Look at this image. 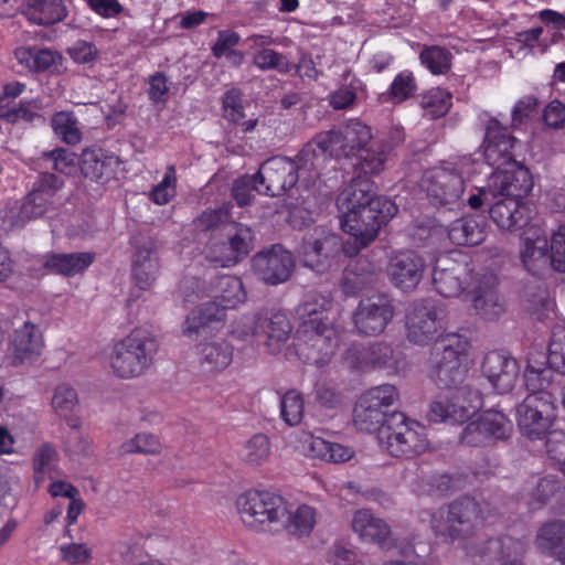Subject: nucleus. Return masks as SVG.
Returning <instances> with one entry per match:
<instances>
[{
    "label": "nucleus",
    "instance_id": "c756f323",
    "mask_svg": "<svg viewBox=\"0 0 565 565\" xmlns=\"http://www.w3.org/2000/svg\"><path fill=\"white\" fill-rule=\"evenodd\" d=\"M465 548L469 556L480 555L488 559L502 561V565H523L520 556L525 553L526 542L522 539L503 535L487 540L486 546L480 550L475 551L470 546Z\"/></svg>",
    "mask_w": 565,
    "mask_h": 565
},
{
    "label": "nucleus",
    "instance_id": "4468645a",
    "mask_svg": "<svg viewBox=\"0 0 565 565\" xmlns=\"http://www.w3.org/2000/svg\"><path fill=\"white\" fill-rule=\"evenodd\" d=\"M341 252V237L324 226L308 230L298 249L302 265L317 273L327 270Z\"/></svg>",
    "mask_w": 565,
    "mask_h": 565
},
{
    "label": "nucleus",
    "instance_id": "58836bf2",
    "mask_svg": "<svg viewBox=\"0 0 565 565\" xmlns=\"http://www.w3.org/2000/svg\"><path fill=\"white\" fill-rule=\"evenodd\" d=\"M222 111L223 117L232 122L239 124L241 130L244 134L253 131L257 124V118H250L242 121L245 117L243 93L238 88H231L226 90L222 97Z\"/></svg>",
    "mask_w": 565,
    "mask_h": 565
},
{
    "label": "nucleus",
    "instance_id": "1a4fd4ad",
    "mask_svg": "<svg viewBox=\"0 0 565 565\" xmlns=\"http://www.w3.org/2000/svg\"><path fill=\"white\" fill-rule=\"evenodd\" d=\"M236 509L244 525L255 532H269L288 512V501L277 492L249 489L236 499Z\"/></svg>",
    "mask_w": 565,
    "mask_h": 565
},
{
    "label": "nucleus",
    "instance_id": "a878e982",
    "mask_svg": "<svg viewBox=\"0 0 565 565\" xmlns=\"http://www.w3.org/2000/svg\"><path fill=\"white\" fill-rule=\"evenodd\" d=\"M393 353L392 347L383 342H353L345 350L343 362L349 369L360 372L384 369L392 365Z\"/></svg>",
    "mask_w": 565,
    "mask_h": 565
},
{
    "label": "nucleus",
    "instance_id": "09e8293b",
    "mask_svg": "<svg viewBox=\"0 0 565 565\" xmlns=\"http://www.w3.org/2000/svg\"><path fill=\"white\" fill-rule=\"evenodd\" d=\"M420 64L433 75H445L452 66L451 52L439 45H426L419 53Z\"/></svg>",
    "mask_w": 565,
    "mask_h": 565
},
{
    "label": "nucleus",
    "instance_id": "e2e57ef3",
    "mask_svg": "<svg viewBox=\"0 0 565 565\" xmlns=\"http://www.w3.org/2000/svg\"><path fill=\"white\" fill-rule=\"evenodd\" d=\"M550 266L558 273H565V224L559 225L551 236Z\"/></svg>",
    "mask_w": 565,
    "mask_h": 565
},
{
    "label": "nucleus",
    "instance_id": "473e14b6",
    "mask_svg": "<svg viewBox=\"0 0 565 565\" xmlns=\"http://www.w3.org/2000/svg\"><path fill=\"white\" fill-rule=\"evenodd\" d=\"M302 451L312 458L326 462L340 463L350 460L353 456L351 448L338 443L328 441L309 431H303L300 437Z\"/></svg>",
    "mask_w": 565,
    "mask_h": 565
},
{
    "label": "nucleus",
    "instance_id": "72a5a7b5",
    "mask_svg": "<svg viewBox=\"0 0 565 565\" xmlns=\"http://www.w3.org/2000/svg\"><path fill=\"white\" fill-rule=\"evenodd\" d=\"M484 216H462L452 221L446 228L448 238L459 246H476L486 238Z\"/></svg>",
    "mask_w": 565,
    "mask_h": 565
},
{
    "label": "nucleus",
    "instance_id": "e433bc0d",
    "mask_svg": "<svg viewBox=\"0 0 565 565\" xmlns=\"http://www.w3.org/2000/svg\"><path fill=\"white\" fill-rule=\"evenodd\" d=\"M352 529L361 539L376 543L382 547L385 546L391 534L388 524L384 520L374 516L366 509L355 512L352 520Z\"/></svg>",
    "mask_w": 565,
    "mask_h": 565
},
{
    "label": "nucleus",
    "instance_id": "c85d7f7f",
    "mask_svg": "<svg viewBox=\"0 0 565 565\" xmlns=\"http://www.w3.org/2000/svg\"><path fill=\"white\" fill-rule=\"evenodd\" d=\"M425 262L413 250L396 253L390 260L387 274L391 282L402 290H413L422 280Z\"/></svg>",
    "mask_w": 565,
    "mask_h": 565
},
{
    "label": "nucleus",
    "instance_id": "4c0bfd02",
    "mask_svg": "<svg viewBox=\"0 0 565 565\" xmlns=\"http://www.w3.org/2000/svg\"><path fill=\"white\" fill-rule=\"evenodd\" d=\"M536 545L548 556L565 562V521L544 523L536 534Z\"/></svg>",
    "mask_w": 565,
    "mask_h": 565
},
{
    "label": "nucleus",
    "instance_id": "f8f14e48",
    "mask_svg": "<svg viewBox=\"0 0 565 565\" xmlns=\"http://www.w3.org/2000/svg\"><path fill=\"white\" fill-rule=\"evenodd\" d=\"M446 316L436 300L414 301L406 313L407 339L418 345L429 344L445 335Z\"/></svg>",
    "mask_w": 565,
    "mask_h": 565
},
{
    "label": "nucleus",
    "instance_id": "b1692460",
    "mask_svg": "<svg viewBox=\"0 0 565 565\" xmlns=\"http://www.w3.org/2000/svg\"><path fill=\"white\" fill-rule=\"evenodd\" d=\"M520 262L533 276H540L550 265L548 238L539 225L529 226L520 236Z\"/></svg>",
    "mask_w": 565,
    "mask_h": 565
},
{
    "label": "nucleus",
    "instance_id": "c9c22d12",
    "mask_svg": "<svg viewBox=\"0 0 565 565\" xmlns=\"http://www.w3.org/2000/svg\"><path fill=\"white\" fill-rule=\"evenodd\" d=\"M23 14L32 24L49 26L66 18L67 8L63 0H28Z\"/></svg>",
    "mask_w": 565,
    "mask_h": 565
},
{
    "label": "nucleus",
    "instance_id": "7ed1b4c3",
    "mask_svg": "<svg viewBox=\"0 0 565 565\" xmlns=\"http://www.w3.org/2000/svg\"><path fill=\"white\" fill-rule=\"evenodd\" d=\"M320 134L331 137V142L321 146L323 163L328 158L350 161L356 178L371 179L384 170L388 157L374 142L366 147L372 139V134L365 124L351 120L343 128Z\"/></svg>",
    "mask_w": 565,
    "mask_h": 565
},
{
    "label": "nucleus",
    "instance_id": "a18cd8bd",
    "mask_svg": "<svg viewBox=\"0 0 565 565\" xmlns=\"http://www.w3.org/2000/svg\"><path fill=\"white\" fill-rule=\"evenodd\" d=\"M18 62L31 72H43L55 68L61 56L51 50L19 47L15 51Z\"/></svg>",
    "mask_w": 565,
    "mask_h": 565
},
{
    "label": "nucleus",
    "instance_id": "79ce46f5",
    "mask_svg": "<svg viewBox=\"0 0 565 565\" xmlns=\"http://www.w3.org/2000/svg\"><path fill=\"white\" fill-rule=\"evenodd\" d=\"M418 90V84L414 73L409 70L399 72L388 86L381 94V100L393 105H399L413 98Z\"/></svg>",
    "mask_w": 565,
    "mask_h": 565
},
{
    "label": "nucleus",
    "instance_id": "a19ab883",
    "mask_svg": "<svg viewBox=\"0 0 565 565\" xmlns=\"http://www.w3.org/2000/svg\"><path fill=\"white\" fill-rule=\"evenodd\" d=\"M159 262L148 248H138L135 253L132 277L135 284L142 290H148L157 279Z\"/></svg>",
    "mask_w": 565,
    "mask_h": 565
},
{
    "label": "nucleus",
    "instance_id": "0e129e2a",
    "mask_svg": "<svg viewBox=\"0 0 565 565\" xmlns=\"http://www.w3.org/2000/svg\"><path fill=\"white\" fill-rule=\"evenodd\" d=\"M545 438L547 457L565 475V431L552 430Z\"/></svg>",
    "mask_w": 565,
    "mask_h": 565
},
{
    "label": "nucleus",
    "instance_id": "6ab92c4d",
    "mask_svg": "<svg viewBox=\"0 0 565 565\" xmlns=\"http://www.w3.org/2000/svg\"><path fill=\"white\" fill-rule=\"evenodd\" d=\"M532 189V174L519 161L495 169L488 180V191L493 196L525 199Z\"/></svg>",
    "mask_w": 565,
    "mask_h": 565
},
{
    "label": "nucleus",
    "instance_id": "774afa93",
    "mask_svg": "<svg viewBox=\"0 0 565 565\" xmlns=\"http://www.w3.org/2000/svg\"><path fill=\"white\" fill-rule=\"evenodd\" d=\"M543 120L552 129H563L565 127V104L558 99L550 102L544 108Z\"/></svg>",
    "mask_w": 565,
    "mask_h": 565
},
{
    "label": "nucleus",
    "instance_id": "6e6d98bb",
    "mask_svg": "<svg viewBox=\"0 0 565 565\" xmlns=\"http://www.w3.org/2000/svg\"><path fill=\"white\" fill-rule=\"evenodd\" d=\"M231 212L228 205H222L217 209H207L203 211L193 221L194 226L203 232L215 230L221 225L225 227L231 224Z\"/></svg>",
    "mask_w": 565,
    "mask_h": 565
},
{
    "label": "nucleus",
    "instance_id": "7c9ffc66",
    "mask_svg": "<svg viewBox=\"0 0 565 565\" xmlns=\"http://www.w3.org/2000/svg\"><path fill=\"white\" fill-rule=\"evenodd\" d=\"M43 341L39 329L24 323L13 335L10 347V361L12 365L29 364L36 361L42 354Z\"/></svg>",
    "mask_w": 565,
    "mask_h": 565
},
{
    "label": "nucleus",
    "instance_id": "5701e85b",
    "mask_svg": "<svg viewBox=\"0 0 565 565\" xmlns=\"http://www.w3.org/2000/svg\"><path fill=\"white\" fill-rule=\"evenodd\" d=\"M77 164L84 178L104 185L118 179L122 162L114 152L92 147L82 151Z\"/></svg>",
    "mask_w": 565,
    "mask_h": 565
},
{
    "label": "nucleus",
    "instance_id": "ddd939ff",
    "mask_svg": "<svg viewBox=\"0 0 565 565\" xmlns=\"http://www.w3.org/2000/svg\"><path fill=\"white\" fill-rule=\"evenodd\" d=\"M398 398V392L394 385L383 384L371 387L364 392L353 408V424L355 428L364 433H380L385 425L391 407Z\"/></svg>",
    "mask_w": 565,
    "mask_h": 565
},
{
    "label": "nucleus",
    "instance_id": "338daca9",
    "mask_svg": "<svg viewBox=\"0 0 565 565\" xmlns=\"http://www.w3.org/2000/svg\"><path fill=\"white\" fill-rule=\"evenodd\" d=\"M41 266L46 274L68 276L71 274V255L62 253L46 254L41 258Z\"/></svg>",
    "mask_w": 565,
    "mask_h": 565
},
{
    "label": "nucleus",
    "instance_id": "aec40b11",
    "mask_svg": "<svg viewBox=\"0 0 565 565\" xmlns=\"http://www.w3.org/2000/svg\"><path fill=\"white\" fill-rule=\"evenodd\" d=\"M255 275L267 285L276 286L287 281L295 268L292 254L281 244L257 253L253 259Z\"/></svg>",
    "mask_w": 565,
    "mask_h": 565
},
{
    "label": "nucleus",
    "instance_id": "a211bd4d",
    "mask_svg": "<svg viewBox=\"0 0 565 565\" xmlns=\"http://www.w3.org/2000/svg\"><path fill=\"white\" fill-rule=\"evenodd\" d=\"M227 242L206 249V258L221 267H231L243 260L253 249L254 235L249 226L231 222L226 226Z\"/></svg>",
    "mask_w": 565,
    "mask_h": 565
},
{
    "label": "nucleus",
    "instance_id": "cd10ccee",
    "mask_svg": "<svg viewBox=\"0 0 565 565\" xmlns=\"http://www.w3.org/2000/svg\"><path fill=\"white\" fill-rule=\"evenodd\" d=\"M291 331V323L281 311L260 312L254 318L250 335L265 337L264 343L268 351L276 353L280 350L281 344L289 339Z\"/></svg>",
    "mask_w": 565,
    "mask_h": 565
},
{
    "label": "nucleus",
    "instance_id": "39448f33",
    "mask_svg": "<svg viewBox=\"0 0 565 565\" xmlns=\"http://www.w3.org/2000/svg\"><path fill=\"white\" fill-rule=\"evenodd\" d=\"M377 439L380 446L394 458L413 459L429 448L426 427L402 412L391 413Z\"/></svg>",
    "mask_w": 565,
    "mask_h": 565
},
{
    "label": "nucleus",
    "instance_id": "bf43d9fd",
    "mask_svg": "<svg viewBox=\"0 0 565 565\" xmlns=\"http://www.w3.org/2000/svg\"><path fill=\"white\" fill-rule=\"evenodd\" d=\"M547 363L554 371L565 374V328L553 330L548 344Z\"/></svg>",
    "mask_w": 565,
    "mask_h": 565
},
{
    "label": "nucleus",
    "instance_id": "3c124183",
    "mask_svg": "<svg viewBox=\"0 0 565 565\" xmlns=\"http://www.w3.org/2000/svg\"><path fill=\"white\" fill-rule=\"evenodd\" d=\"M177 169L174 164L166 168L162 180L149 192V200L157 205L168 204L177 195Z\"/></svg>",
    "mask_w": 565,
    "mask_h": 565
},
{
    "label": "nucleus",
    "instance_id": "412c9836",
    "mask_svg": "<svg viewBox=\"0 0 565 565\" xmlns=\"http://www.w3.org/2000/svg\"><path fill=\"white\" fill-rule=\"evenodd\" d=\"M516 142L518 139L510 129L497 118L490 117L484 122L483 158L494 170L516 161L513 153Z\"/></svg>",
    "mask_w": 565,
    "mask_h": 565
},
{
    "label": "nucleus",
    "instance_id": "ea45409f",
    "mask_svg": "<svg viewBox=\"0 0 565 565\" xmlns=\"http://www.w3.org/2000/svg\"><path fill=\"white\" fill-rule=\"evenodd\" d=\"M284 529L295 537L309 536L317 524L318 512L309 504H299L295 511L287 512Z\"/></svg>",
    "mask_w": 565,
    "mask_h": 565
},
{
    "label": "nucleus",
    "instance_id": "20e7f679",
    "mask_svg": "<svg viewBox=\"0 0 565 565\" xmlns=\"http://www.w3.org/2000/svg\"><path fill=\"white\" fill-rule=\"evenodd\" d=\"M301 322L296 331L295 348L306 364L327 365L340 344V334L327 321L323 306L306 301L298 308Z\"/></svg>",
    "mask_w": 565,
    "mask_h": 565
},
{
    "label": "nucleus",
    "instance_id": "0eeeda50",
    "mask_svg": "<svg viewBox=\"0 0 565 565\" xmlns=\"http://www.w3.org/2000/svg\"><path fill=\"white\" fill-rule=\"evenodd\" d=\"M158 348V341L152 334L135 329L114 344L109 365L120 379L137 377L151 365Z\"/></svg>",
    "mask_w": 565,
    "mask_h": 565
},
{
    "label": "nucleus",
    "instance_id": "423d86ee",
    "mask_svg": "<svg viewBox=\"0 0 565 565\" xmlns=\"http://www.w3.org/2000/svg\"><path fill=\"white\" fill-rule=\"evenodd\" d=\"M484 521L480 504L471 497H461L436 510L430 527L437 537L454 542L472 536Z\"/></svg>",
    "mask_w": 565,
    "mask_h": 565
},
{
    "label": "nucleus",
    "instance_id": "f257e3e1",
    "mask_svg": "<svg viewBox=\"0 0 565 565\" xmlns=\"http://www.w3.org/2000/svg\"><path fill=\"white\" fill-rule=\"evenodd\" d=\"M468 340L458 333H447L435 342L430 353L431 377L446 395L431 402L427 417L431 423L463 424L483 406L482 394L469 385L455 387L463 376L461 358Z\"/></svg>",
    "mask_w": 565,
    "mask_h": 565
},
{
    "label": "nucleus",
    "instance_id": "f03ea898",
    "mask_svg": "<svg viewBox=\"0 0 565 565\" xmlns=\"http://www.w3.org/2000/svg\"><path fill=\"white\" fill-rule=\"evenodd\" d=\"M328 142H331V137L318 132L294 159L284 156L267 159L256 172L264 193L280 196L292 189L299 180L309 184L318 179L323 166L321 146Z\"/></svg>",
    "mask_w": 565,
    "mask_h": 565
},
{
    "label": "nucleus",
    "instance_id": "6e6552de",
    "mask_svg": "<svg viewBox=\"0 0 565 565\" xmlns=\"http://www.w3.org/2000/svg\"><path fill=\"white\" fill-rule=\"evenodd\" d=\"M63 181L53 174L43 175L21 202L6 207L2 221L9 227H23L63 204L58 191Z\"/></svg>",
    "mask_w": 565,
    "mask_h": 565
},
{
    "label": "nucleus",
    "instance_id": "dca6fc26",
    "mask_svg": "<svg viewBox=\"0 0 565 565\" xmlns=\"http://www.w3.org/2000/svg\"><path fill=\"white\" fill-rule=\"evenodd\" d=\"M511 420L499 411L488 409L470 422L460 434V443L469 447H489L510 438Z\"/></svg>",
    "mask_w": 565,
    "mask_h": 565
},
{
    "label": "nucleus",
    "instance_id": "864d4df0",
    "mask_svg": "<svg viewBox=\"0 0 565 565\" xmlns=\"http://www.w3.org/2000/svg\"><path fill=\"white\" fill-rule=\"evenodd\" d=\"M55 457L56 452L50 445L41 446L34 454L33 468L34 479L38 483L45 480V478L53 479L55 473Z\"/></svg>",
    "mask_w": 565,
    "mask_h": 565
},
{
    "label": "nucleus",
    "instance_id": "393cba45",
    "mask_svg": "<svg viewBox=\"0 0 565 565\" xmlns=\"http://www.w3.org/2000/svg\"><path fill=\"white\" fill-rule=\"evenodd\" d=\"M470 271L471 268L465 260H457L450 256L439 257L433 269L434 288L445 298L457 297L465 289Z\"/></svg>",
    "mask_w": 565,
    "mask_h": 565
},
{
    "label": "nucleus",
    "instance_id": "37998d69",
    "mask_svg": "<svg viewBox=\"0 0 565 565\" xmlns=\"http://www.w3.org/2000/svg\"><path fill=\"white\" fill-rule=\"evenodd\" d=\"M490 280L492 281L491 285L486 289L479 287L472 298V307L476 313L484 320H494L504 311L503 303L500 301L494 287L497 278L491 276Z\"/></svg>",
    "mask_w": 565,
    "mask_h": 565
},
{
    "label": "nucleus",
    "instance_id": "c03bdc74",
    "mask_svg": "<svg viewBox=\"0 0 565 565\" xmlns=\"http://www.w3.org/2000/svg\"><path fill=\"white\" fill-rule=\"evenodd\" d=\"M452 106V94L440 87H434L420 95L419 107L423 117L439 119L448 114Z\"/></svg>",
    "mask_w": 565,
    "mask_h": 565
},
{
    "label": "nucleus",
    "instance_id": "9b49d317",
    "mask_svg": "<svg viewBox=\"0 0 565 565\" xmlns=\"http://www.w3.org/2000/svg\"><path fill=\"white\" fill-rule=\"evenodd\" d=\"M475 164L470 159H462L454 168L436 167L425 172L423 186L429 203L434 206H448L459 203L462 199L466 181L463 169Z\"/></svg>",
    "mask_w": 565,
    "mask_h": 565
},
{
    "label": "nucleus",
    "instance_id": "9d476101",
    "mask_svg": "<svg viewBox=\"0 0 565 565\" xmlns=\"http://www.w3.org/2000/svg\"><path fill=\"white\" fill-rule=\"evenodd\" d=\"M398 211L390 199L375 200L362 209L343 212L340 224L343 232L354 237L359 249L374 241L383 225Z\"/></svg>",
    "mask_w": 565,
    "mask_h": 565
},
{
    "label": "nucleus",
    "instance_id": "de8ad7c7",
    "mask_svg": "<svg viewBox=\"0 0 565 565\" xmlns=\"http://www.w3.org/2000/svg\"><path fill=\"white\" fill-rule=\"evenodd\" d=\"M218 294L216 299L223 308L234 309L246 300V291L241 278L236 276L224 275L217 280Z\"/></svg>",
    "mask_w": 565,
    "mask_h": 565
},
{
    "label": "nucleus",
    "instance_id": "052dcab7",
    "mask_svg": "<svg viewBox=\"0 0 565 565\" xmlns=\"http://www.w3.org/2000/svg\"><path fill=\"white\" fill-rule=\"evenodd\" d=\"M270 454V440L265 434H255L245 446V460L255 466L264 463Z\"/></svg>",
    "mask_w": 565,
    "mask_h": 565
},
{
    "label": "nucleus",
    "instance_id": "2f4dec72",
    "mask_svg": "<svg viewBox=\"0 0 565 565\" xmlns=\"http://www.w3.org/2000/svg\"><path fill=\"white\" fill-rule=\"evenodd\" d=\"M198 362L204 373L216 375L233 362L234 348L226 340L201 342L196 345Z\"/></svg>",
    "mask_w": 565,
    "mask_h": 565
},
{
    "label": "nucleus",
    "instance_id": "4be33fe9",
    "mask_svg": "<svg viewBox=\"0 0 565 565\" xmlns=\"http://www.w3.org/2000/svg\"><path fill=\"white\" fill-rule=\"evenodd\" d=\"M481 373L498 394L513 390L520 374L519 361L507 350L488 352L482 361Z\"/></svg>",
    "mask_w": 565,
    "mask_h": 565
},
{
    "label": "nucleus",
    "instance_id": "69168bd1",
    "mask_svg": "<svg viewBox=\"0 0 565 565\" xmlns=\"http://www.w3.org/2000/svg\"><path fill=\"white\" fill-rule=\"evenodd\" d=\"M405 138L406 135L404 128L398 125H392L381 134L379 140L374 143L388 157L392 152L403 146Z\"/></svg>",
    "mask_w": 565,
    "mask_h": 565
},
{
    "label": "nucleus",
    "instance_id": "8fccbe9b",
    "mask_svg": "<svg viewBox=\"0 0 565 565\" xmlns=\"http://www.w3.org/2000/svg\"><path fill=\"white\" fill-rule=\"evenodd\" d=\"M305 413V399L297 390H288L280 398V417L289 426L301 423Z\"/></svg>",
    "mask_w": 565,
    "mask_h": 565
},
{
    "label": "nucleus",
    "instance_id": "13d9d810",
    "mask_svg": "<svg viewBox=\"0 0 565 565\" xmlns=\"http://www.w3.org/2000/svg\"><path fill=\"white\" fill-rule=\"evenodd\" d=\"M257 173L243 175L235 180L232 188V195L239 206L249 205L254 199V191L263 192Z\"/></svg>",
    "mask_w": 565,
    "mask_h": 565
},
{
    "label": "nucleus",
    "instance_id": "603ef678",
    "mask_svg": "<svg viewBox=\"0 0 565 565\" xmlns=\"http://www.w3.org/2000/svg\"><path fill=\"white\" fill-rule=\"evenodd\" d=\"M559 482L555 477L548 476L540 478L529 497H523L530 510L540 509L544 505L557 491Z\"/></svg>",
    "mask_w": 565,
    "mask_h": 565
},
{
    "label": "nucleus",
    "instance_id": "680f3d73",
    "mask_svg": "<svg viewBox=\"0 0 565 565\" xmlns=\"http://www.w3.org/2000/svg\"><path fill=\"white\" fill-rule=\"evenodd\" d=\"M125 452H139L146 455H156L161 451L159 438L150 433L137 434L131 440L122 445Z\"/></svg>",
    "mask_w": 565,
    "mask_h": 565
},
{
    "label": "nucleus",
    "instance_id": "4d7b16f0",
    "mask_svg": "<svg viewBox=\"0 0 565 565\" xmlns=\"http://www.w3.org/2000/svg\"><path fill=\"white\" fill-rule=\"evenodd\" d=\"M253 64L260 71L276 70L280 73H287L290 70L288 58L273 49H262L255 53Z\"/></svg>",
    "mask_w": 565,
    "mask_h": 565
},
{
    "label": "nucleus",
    "instance_id": "f704fd0d",
    "mask_svg": "<svg viewBox=\"0 0 565 565\" xmlns=\"http://www.w3.org/2000/svg\"><path fill=\"white\" fill-rule=\"evenodd\" d=\"M375 200H387V198L376 195V186L371 179L353 177L338 198V205L345 212L362 209Z\"/></svg>",
    "mask_w": 565,
    "mask_h": 565
},
{
    "label": "nucleus",
    "instance_id": "49530a36",
    "mask_svg": "<svg viewBox=\"0 0 565 565\" xmlns=\"http://www.w3.org/2000/svg\"><path fill=\"white\" fill-rule=\"evenodd\" d=\"M553 382V369L551 366H534L530 362L526 364L523 373V383L529 395L552 399V394L547 388Z\"/></svg>",
    "mask_w": 565,
    "mask_h": 565
},
{
    "label": "nucleus",
    "instance_id": "f3484780",
    "mask_svg": "<svg viewBox=\"0 0 565 565\" xmlns=\"http://www.w3.org/2000/svg\"><path fill=\"white\" fill-rule=\"evenodd\" d=\"M394 315L393 300L385 294H376L360 300L352 320L360 334L376 337L384 332Z\"/></svg>",
    "mask_w": 565,
    "mask_h": 565
},
{
    "label": "nucleus",
    "instance_id": "2eb2a0df",
    "mask_svg": "<svg viewBox=\"0 0 565 565\" xmlns=\"http://www.w3.org/2000/svg\"><path fill=\"white\" fill-rule=\"evenodd\" d=\"M556 412L553 399L527 395L516 408L520 431L531 440L545 438L552 431Z\"/></svg>",
    "mask_w": 565,
    "mask_h": 565
},
{
    "label": "nucleus",
    "instance_id": "bb28decb",
    "mask_svg": "<svg viewBox=\"0 0 565 565\" xmlns=\"http://www.w3.org/2000/svg\"><path fill=\"white\" fill-rule=\"evenodd\" d=\"M489 215L500 230L515 232L530 224L534 210L524 199L502 196L491 205Z\"/></svg>",
    "mask_w": 565,
    "mask_h": 565
},
{
    "label": "nucleus",
    "instance_id": "5fc2aeb1",
    "mask_svg": "<svg viewBox=\"0 0 565 565\" xmlns=\"http://www.w3.org/2000/svg\"><path fill=\"white\" fill-rule=\"evenodd\" d=\"M316 403L326 409H334L341 406L343 395L335 383L328 380H320L316 383L313 390Z\"/></svg>",
    "mask_w": 565,
    "mask_h": 565
}]
</instances>
